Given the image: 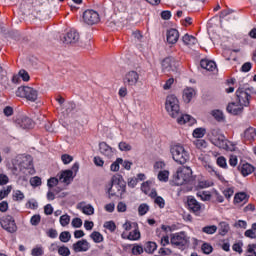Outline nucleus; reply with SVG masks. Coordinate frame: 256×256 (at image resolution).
Masks as SVG:
<instances>
[{
  "label": "nucleus",
  "instance_id": "3c124183",
  "mask_svg": "<svg viewBox=\"0 0 256 256\" xmlns=\"http://www.w3.org/2000/svg\"><path fill=\"white\" fill-rule=\"evenodd\" d=\"M41 183V177L39 176H35L30 179V185H32V187H40Z\"/></svg>",
  "mask_w": 256,
  "mask_h": 256
},
{
  "label": "nucleus",
  "instance_id": "dca6fc26",
  "mask_svg": "<svg viewBox=\"0 0 256 256\" xmlns=\"http://www.w3.org/2000/svg\"><path fill=\"white\" fill-rule=\"evenodd\" d=\"M99 151L101 155H104V157H107L108 159H111V157L115 155V149L109 146L106 142L99 143Z\"/></svg>",
  "mask_w": 256,
  "mask_h": 256
},
{
  "label": "nucleus",
  "instance_id": "69168bd1",
  "mask_svg": "<svg viewBox=\"0 0 256 256\" xmlns=\"http://www.w3.org/2000/svg\"><path fill=\"white\" fill-rule=\"evenodd\" d=\"M77 105L74 104V102H68L66 105V113H73L75 111Z\"/></svg>",
  "mask_w": 256,
  "mask_h": 256
},
{
  "label": "nucleus",
  "instance_id": "6e6552de",
  "mask_svg": "<svg viewBox=\"0 0 256 256\" xmlns=\"http://www.w3.org/2000/svg\"><path fill=\"white\" fill-rule=\"evenodd\" d=\"M0 225L2 229L7 231V233H16L17 224L15 223V218L11 215L3 216L0 219Z\"/></svg>",
  "mask_w": 256,
  "mask_h": 256
},
{
  "label": "nucleus",
  "instance_id": "e433bc0d",
  "mask_svg": "<svg viewBox=\"0 0 256 256\" xmlns=\"http://www.w3.org/2000/svg\"><path fill=\"white\" fill-rule=\"evenodd\" d=\"M69 223H71V216L64 214L62 216H60V225L62 227H67V225H69Z\"/></svg>",
  "mask_w": 256,
  "mask_h": 256
},
{
  "label": "nucleus",
  "instance_id": "09e8293b",
  "mask_svg": "<svg viewBox=\"0 0 256 256\" xmlns=\"http://www.w3.org/2000/svg\"><path fill=\"white\" fill-rule=\"evenodd\" d=\"M118 148H119L121 151H125V152L131 151V150L133 149V147H132L130 144H128L127 142H120V143L118 144Z\"/></svg>",
  "mask_w": 256,
  "mask_h": 256
},
{
  "label": "nucleus",
  "instance_id": "58836bf2",
  "mask_svg": "<svg viewBox=\"0 0 256 256\" xmlns=\"http://www.w3.org/2000/svg\"><path fill=\"white\" fill-rule=\"evenodd\" d=\"M82 213L84 215H93L95 213V208H93V205L88 204L82 207Z\"/></svg>",
  "mask_w": 256,
  "mask_h": 256
},
{
  "label": "nucleus",
  "instance_id": "f03ea898",
  "mask_svg": "<svg viewBox=\"0 0 256 256\" xmlns=\"http://www.w3.org/2000/svg\"><path fill=\"white\" fill-rule=\"evenodd\" d=\"M127 189V182L123 179V176H113L107 187L108 198L120 197L123 199V193Z\"/></svg>",
  "mask_w": 256,
  "mask_h": 256
},
{
  "label": "nucleus",
  "instance_id": "de8ad7c7",
  "mask_svg": "<svg viewBox=\"0 0 256 256\" xmlns=\"http://www.w3.org/2000/svg\"><path fill=\"white\" fill-rule=\"evenodd\" d=\"M30 223L31 225H33L34 227H37V225H39L41 223V215L39 214H35L31 217L30 219Z\"/></svg>",
  "mask_w": 256,
  "mask_h": 256
},
{
  "label": "nucleus",
  "instance_id": "393cba45",
  "mask_svg": "<svg viewBox=\"0 0 256 256\" xmlns=\"http://www.w3.org/2000/svg\"><path fill=\"white\" fill-rule=\"evenodd\" d=\"M20 167L22 169H33V158L30 155L26 156L20 163Z\"/></svg>",
  "mask_w": 256,
  "mask_h": 256
},
{
  "label": "nucleus",
  "instance_id": "4c0bfd02",
  "mask_svg": "<svg viewBox=\"0 0 256 256\" xmlns=\"http://www.w3.org/2000/svg\"><path fill=\"white\" fill-rule=\"evenodd\" d=\"M158 179L163 183H167V181H169V171L167 170L160 171L158 173Z\"/></svg>",
  "mask_w": 256,
  "mask_h": 256
},
{
  "label": "nucleus",
  "instance_id": "5fc2aeb1",
  "mask_svg": "<svg viewBox=\"0 0 256 256\" xmlns=\"http://www.w3.org/2000/svg\"><path fill=\"white\" fill-rule=\"evenodd\" d=\"M59 184V179L52 177L49 178L47 181V186L49 187V189H53V187L57 186Z\"/></svg>",
  "mask_w": 256,
  "mask_h": 256
},
{
  "label": "nucleus",
  "instance_id": "5701e85b",
  "mask_svg": "<svg viewBox=\"0 0 256 256\" xmlns=\"http://www.w3.org/2000/svg\"><path fill=\"white\" fill-rule=\"evenodd\" d=\"M195 96V89L193 88H186L183 91V101L185 103H191V99Z\"/></svg>",
  "mask_w": 256,
  "mask_h": 256
},
{
  "label": "nucleus",
  "instance_id": "aec40b11",
  "mask_svg": "<svg viewBox=\"0 0 256 256\" xmlns=\"http://www.w3.org/2000/svg\"><path fill=\"white\" fill-rule=\"evenodd\" d=\"M59 181L61 183H66V185H69L71 181H73V170H64L59 175Z\"/></svg>",
  "mask_w": 256,
  "mask_h": 256
},
{
  "label": "nucleus",
  "instance_id": "412c9836",
  "mask_svg": "<svg viewBox=\"0 0 256 256\" xmlns=\"http://www.w3.org/2000/svg\"><path fill=\"white\" fill-rule=\"evenodd\" d=\"M134 230L130 232L127 236L129 241H139L141 239V232L139 231V224L137 222H133Z\"/></svg>",
  "mask_w": 256,
  "mask_h": 256
},
{
  "label": "nucleus",
  "instance_id": "864d4df0",
  "mask_svg": "<svg viewBox=\"0 0 256 256\" xmlns=\"http://www.w3.org/2000/svg\"><path fill=\"white\" fill-rule=\"evenodd\" d=\"M61 161L64 165H69V163H71L73 161V156H71L69 154H63L61 156Z\"/></svg>",
  "mask_w": 256,
  "mask_h": 256
},
{
  "label": "nucleus",
  "instance_id": "cd10ccee",
  "mask_svg": "<svg viewBox=\"0 0 256 256\" xmlns=\"http://www.w3.org/2000/svg\"><path fill=\"white\" fill-rule=\"evenodd\" d=\"M219 235H221L222 237H225L226 234L229 233V223L227 222H220L219 223Z\"/></svg>",
  "mask_w": 256,
  "mask_h": 256
},
{
  "label": "nucleus",
  "instance_id": "39448f33",
  "mask_svg": "<svg viewBox=\"0 0 256 256\" xmlns=\"http://www.w3.org/2000/svg\"><path fill=\"white\" fill-rule=\"evenodd\" d=\"M170 153L172 155V159L178 163V165H185L187 161H189V152L185 150L183 145H174L170 149Z\"/></svg>",
  "mask_w": 256,
  "mask_h": 256
},
{
  "label": "nucleus",
  "instance_id": "37998d69",
  "mask_svg": "<svg viewBox=\"0 0 256 256\" xmlns=\"http://www.w3.org/2000/svg\"><path fill=\"white\" fill-rule=\"evenodd\" d=\"M105 229H108L111 233L115 232V229H117V225L114 221H107L104 223Z\"/></svg>",
  "mask_w": 256,
  "mask_h": 256
},
{
  "label": "nucleus",
  "instance_id": "a211bd4d",
  "mask_svg": "<svg viewBox=\"0 0 256 256\" xmlns=\"http://www.w3.org/2000/svg\"><path fill=\"white\" fill-rule=\"evenodd\" d=\"M245 109L244 106H241L239 103H229L226 107V111L230 113V115H241L243 113V110Z\"/></svg>",
  "mask_w": 256,
  "mask_h": 256
},
{
  "label": "nucleus",
  "instance_id": "680f3d73",
  "mask_svg": "<svg viewBox=\"0 0 256 256\" xmlns=\"http://www.w3.org/2000/svg\"><path fill=\"white\" fill-rule=\"evenodd\" d=\"M233 251L236 253H243V243H234L232 246Z\"/></svg>",
  "mask_w": 256,
  "mask_h": 256
},
{
  "label": "nucleus",
  "instance_id": "20e7f679",
  "mask_svg": "<svg viewBox=\"0 0 256 256\" xmlns=\"http://www.w3.org/2000/svg\"><path fill=\"white\" fill-rule=\"evenodd\" d=\"M191 238L187 235V232L181 231L171 234L170 243L174 247H178L182 251L187 249L191 243Z\"/></svg>",
  "mask_w": 256,
  "mask_h": 256
},
{
  "label": "nucleus",
  "instance_id": "473e14b6",
  "mask_svg": "<svg viewBox=\"0 0 256 256\" xmlns=\"http://www.w3.org/2000/svg\"><path fill=\"white\" fill-rule=\"evenodd\" d=\"M201 251L204 253V255H211V253H213V246L205 242L201 246Z\"/></svg>",
  "mask_w": 256,
  "mask_h": 256
},
{
  "label": "nucleus",
  "instance_id": "f257e3e1",
  "mask_svg": "<svg viewBox=\"0 0 256 256\" xmlns=\"http://www.w3.org/2000/svg\"><path fill=\"white\" fill-rule=\"evenodd\" d=\"M165 109L170 117L177 119V123L179 125H185V123L193 125V123H195V118H193L191 115L181 113L179 99L173 94H170L166 97Z\"/></svg>",
  "mask_w": 256,
  "mask_h": 256
},
{
  "label": "nucleus",
  "instance_id": "e2e57ef3",
  "mask_svg": "<svg viewBox=\"0 0 256 256\" xmlns=\"http://www.w3.org/2000/svg\"><path fill=\"white\" fill-rule=\"evenodd\" d=\"M144 249H143V246L141 245H135L133 248H132V253L134 255H141L143 253Z\"/></svg>",
  "mask_w": 256,
  "mask_h": 256
},
{
  "label": "nucleus",
  "instance_id": "4d7b16f0",
  "mask_svg": "<svg viewBox=\"0 0 256 256\" xmlns=\"http://www.w3.org/2000/svg\"><path fill=\"white\" fill-rule=\"evenodd\" d=\"M47 237H49L50 239H57V236L59 235V233H57L56 229L50 228L47 232H46Z\"/></svg>",
  "mask_w": 256,
  "mask_h": 256
},
{
  "label": "nucleus",
  "instance_id": "f8f14e48",
  "mask_svg": "<svg viewBox=\"0 0 256 256\" xmlns=\"http://www.w3.org/2000/svg\"><path fill=\"white\" fill-rule=\"evenodd\" d=\"M74 253H86L91 249V244L86 239L78 240L72 245Z\"/></svg>",
  "mask_w": 256,
  "mask_h": 256
},
{
  "label": "nucleus",
  "instance_id": "7ed1b4c3",
  "mask_svg": "<svg viewBox=\"0 0 256 256\" xmlns=\"http://www.w3.org/2000/svg\"><path fill=\"white\" fill-rule=\"evenodd\" d=\"M209 141L218 149H224L225 151H231L229 148V140L225 137L219 128L212 129L209 134Z\"/></svg>",
  "mask_w": 256,
  "mask_h": 256
},
{
  "label": "nucleus",
  "instance_id": "1a4fd4ad",
  "mask_svg": "<svg viewBox=\"0 0 256 256\" xmlns=\"http://www.w3.org/2000/svg\"><path fill=\"white\" fill-rule=\"evenodd\" d=\"M251 101V94L246 92L245 88L239 87L236 90V103L242 107H249Z\"/></svg>",
  "mask_w": 256,
  "mask_h": 256
},
{
  "label": "nucleus",
  "instance_id": "2eb2a0df",
  "mask_svg": "<svg viewBox=\"0 0 256 256\" xmlns=\"http://www.w3.org/2000/svg\"><path fill=\"white\" fill-rule=\"evenodd\" d=\"M79 41V32L76 30H70L63 36V43L67 45H73Z\"/></svg>",
  "mask_w": 256,
  "mask_h": 256
},
{
  "label": "nucleus",
  "instance_id": "79ce46f5",
  "mask_svg": "<svg viewBox=\"0 0 256 256\" xmlns=\"http://www.w3.org/2000/svg\"><path fill=\"white\" fill-rule=\"evenodd\" d=\"M18 75L19 77L23 80V81H30L31 79V76H29V72H27V70L25 69H21L19 72H18Z\"/></svg>",
  "mask_w": 256,
  "mask_h": 256
},
{
  "label": "nucleus",
  "instance_id": "338daca9",
  "mask_svg": "<svg viewBox=\"0 0 256 256\" xmlns=\"http://www.w3.org/2000/svg\"><path fill=\"white\" fill-rule=\"evenodd\" d=\"M43 253H44L43 248L37 247V248L32 249L31 255L32 256H41V255H43Z\"/></svg>",
  "mask_w": 256,
  "mask_h": 256
},
{
  "label": "nucleus",
  "instance_id": "f704fd0d",
  "mask_svg": "<svg viewBox=\"0 0 256 256\" xmlns=\"http://www.w3.org/2000/svg\"><path fill=\"white\" fill-rule=\"evenodd\" d=\"M58 255L69 256V255H71V250L69 249V247L62 245L58 248Z\"/></svg>",
  "mask_w": 256,
  "mask_h": 256
},
{
  "label": "nucleus",
  "instance_id": "f3484780",
  "mask_svg": "<svg viewBox=\"0 0 256 256\" xmlns=\"http://www.w3.org/2000/svg\"><path fill=\"white\" fill-rule=\"evenodd\" d=\"M166 41L169 45H175L179 41V31L175 28H170L166 32Z\"/></svg>",
  "mask_w": 256,
  "mask_h": 256
},
{
  "label": "nucleus",
  "instance_id": "6ab92c4d",
  "mask_svg": "<svg viewBox=\"0 0 256 256\" xmlns=\"http://www.w3.org/2000/svg\"><path fill=\"white\" fill-rule=\"evenodd\" d=\"M137 81H139V74L136 71H130L125 75L124 83L127 85H137Z\"/></svg>",
  "mask_w": 256,
  "mask_h": 256
},
{
  "label": "nucleus",
  "instance_id": "7c9ffc66",
  "mask_svg": "<svg viewBox=\"0 0 256 256\" xmlns=\"http://www.w3.org/2000/svg\"><path fill=\"white\" fill-rule=\"evenodd\" d=\"M59 239L61 243H69L71 241V232L69 231H63L59 235Z\"/></svg>",
  "mask_w": 256,
  "mask_h": 256
},
{
  "label": "nucleus",
  "instance_id": "a878e982",
  "mask_svg": "<svg viewBox=\"0 0 256 256\" xmlns=\"http://www.w3.org/2000/svg\"><path fill=\"white\" fill-rule=\"evenodd\" d=\"M243 137L247 141H251V140L255 139V137H256V130H255V128L249 127L248 129H246L244 131Z\"/></svg>",
  "mask_w": 256,
  "mask_h": 256
},
{
  "label": "nucleus",
  "instance_id": "c756f323",
  "mask_svg": "<svg viewBox=\"0 0 256 256\" xmlns=\"http://www.w3.org/2000/svg\"><path fill=\"white\" fill-rule=\"evenodd\" d=\"M90 238L94 243H103V234L97 231H94L90 234Z\"/></svg>",
  "mask_w": 256,
  "mask_h": 256
},
{
  "label": "nucleus",
  "instance_id": "2f4dec72",
  "mask_svg": "<svg viewBox=\"0 0 256 256\" xmlns=\"http://www.w3.org/2000/svg\"><path fill=\"white\" fill-rule=\"evenodd\" d=\"M205 133H207V130L205 128H196L193 131V137L196 139H201L205 137Z\"/></svg>",
  "mask_w": 256,
  "mask_h": 256
},
{
  "label": "nucleus",
  "instance_id": "8fccbe9b",
  "mask_svg": "<svg viewBox=\"0 0 256 256\" xmlns=\"http://www.w3.org/2000/svg\"><path fill=\"white\" fill-rule=\"evenodd\" d=\"M154 203L159 206L160 209H165V199L161 196H156Z\"/></svg>",
  "mask_w": 256,
  "mask_h": 256
},
{
  "label": "nucleus",
  "instance_id": "72a5a7b5",
  "mask_svg": "<svg viewBox=\"0 0 256 256\" xmlns=\"http://www.w3.org/2000/svg\"><path fill=\"white\" fill-rule=\"evenodd\" d=\"M121 163H123V158H117L116 161L111 164L110 170L113 172L119 171Z\"/></svg>",
  "mask_w": 256,
  "mask_h": 256
},
{
  "label": "nucleus",
  "instance_id": "0e129e2a",
  "mask_svg": "<svg viewBox=\"0 0 256 256\" xmlns=\"http://www.w3.org/2000/svg\"><path fill=\"white\" fill-rule=\"evenodd\" d=\"M244 235H245V237H248L249 239H256V232L252 228L246 230Z\"/></svg>",
  "mask_w": 256,
  "mask_h": 256
},
{
  "label": "nucleus",
  "instance_id": "bb28decb",
  "mask_svg": "<svg viewBox=\"0 0 256 256\" xmlns=\"http://www.w3.org/2000/svg\"><path fill=\"white\" fill-rule=\"evenodd\" d=\"M247 203L249 201V196L245 192H239L234 196V203Z\"/></svg>",
  "mask_w": 256,
  "mask_h": 256
},
{
  "label": "nucleus",
  "instance_id": "4468645a",
  "mask_svg": "<svg viewBox=\"0 0 256 256\" xmlns=\"http://www.w3.org/2000/svg\"><path fill=\"white\" fill-rule=\"evenodd\" d=\"M162 71L164 72H175L177 71V63L175 62V58L167 57L162 61Z\"/></svg>",
  "mask_w": 256,
  "mask_h": 256
},
{
  "label": "nucleus",
  "instance_id": "0eeeda50",
  "mask_svg": "<svg viewBox=\"0 0 256 256\" xmlns=\"http://www.w3.org/2000/svg\"><path fill=\"white\" fill-rule=\"evenodd\" d=\"M191 181V172L189 170H177L176 174L173 177V183L180 187Z\"/></svg>",
  "mask_w": 256,
  "mask_h": 256
},
{
  "label": "nucleus",
  "instance_id": "052dcab7",
  "mask_svg": "<svg viewBox=\"0 0 256 256\" xmlns=\"http://www.w3.org/2000/svg\"><path fill=\"white\" fill-rule=\"evenodd\" d=\"M252 67H253V64H251V62H245L241 67V71L242 73H249Z\"/></svg>",
  "mask_w": 256,
  "mask_h": 256
},
{
  "label": "nucleus",
  "instance_id": "6e6d98bb",
  "mask_svg": "<svg viewBox=\"0 0 256 256\" xmlns=\"http://www.w3.org/2000/svg\"><path fill=\"white\" fill-rule=\"evenodd\" d=\"M14 201H23L25 199V194L21 192V190H16L13 195Z\"/></svg>",
  "mask_w": 256,
  "mask_h": 256
},
{
  "label": "nucleus",
  "instance_id": "9d476101",
  "mask_svg": "<svg viewBox=\"0 0 256 256\" xmlns=\"http://www.w3.org/2000/svg\"><path fill=\"white\" fill-rule=\"evenodd\" d=\"M82 19L86 25H97L99 21H101V18L99 17V12L93 10V9H88L83 12Z\"/></svg>",
  "mask_w": 256,
  "mask_h": 256
},
{
  "label": "nucleus",
  "instance_id": "ddd939ff",
  "mask_svg": "<svg viewBox=\"0 0 256 256\" xmlns=\"http://www.w3.org/2000/svg\"><path fill=\"white\" fill-rule=\"evenodd\" d=\"M187 205L188 209L191 213H195L196 215L201 214V203L195 199L193 196L187 197Z\"/></svg>",
  "mask_w": 256,
  "mask_h": 256
},
{
  "label": "nucleus",
  "instance_id": "b1692460",
  "mask_svg": "<svg viewBox=\"0 0 256 256\" xmlns=\"http://www.w3.org/2000/svg\"><path fill=\"white\" fill-rule=\"evenodd\" d=\"M182 41L184 45H188V47H193V45H197V38L189 34H185L182 37Z\"/></svg>",
  "mask_w": 256,
  "mask_h": 256
},
{
  "label": "nucleus",
  "instance_id": "9b49d317",
  "mask_svg": "<svg viewBox=\"0 0 256 256\" xmlns=\"http://www.w3.org/2000/svg\"><path fill=\"white\" fill-rule=\"evenodd\" d=\"M14 123L16 127H20V129H33L35 126L33 120L26 115L16 116Z\"/></svg>",
  "mask_w": 256,
  "mask_h": 256
},
{
  "label": "nucleus",
  "instance_id": "774afa93",
  "mask_svg": "<svg viewBox=\"0 0 256 256\" xmlns=\"http://www.w3.org/2000/svg\"><path fill=\"white\" fill-rule=\"evenodd\" d=\"M7 183H9V176L6 174H0V185H7Z\"/></svg>",
  "mask_w": 256,
  "mask_h": 256
},
{
  "label": "nucleus",
  "instance_id": "a18cd8bd",
  "mask_svg": "<svg viewBox=\"0 0 256 256\" xmlns=\"http://www.w3.org/2000/svg\"><path fill=\"white\" fill-rule=\"evenodd\" d=\"M216 163L218 167H221L222 169H227V159H225L224 156L218 157Z\"/></svg>",
  "mask_w": 256,
  "mask_h": 256
},
{
  "label": "nucleus",
  "instance_id": "49530a36",
  "mask_svg": "<svg viewBox=\"0 0 256 256\" xmlns=\"http://www.w3.org/2000/svg\"><path fill=\"white\" fill-rule=\"evenodd\" d=\"M149 211V205L147 204H141L138 207V213L141 217H143V215H147V212Z\"/></svg>",
  "mask_w": 256,
  "mask_h": 256
},
{
  "label": "nucleus",
  "instance_id": "c85d7f7f",
  "mask_svg": "<svg viewBox=\"0 0 256 256\" xmlns=\"http://www.w3.org/2000/svg\"><path fill=\"white\" fill-rule=\"evenodd\" d=\"M144 251L150 254L155 253V251H157V243L151 241L147 242L145 244Z\"/></svg>",
  "mask_w": 256,
  "mask_h": 256
},
{
  "label": "nucleus",
  "instance_id": "c03bdc74",
  "mask_svg": "<svg viewBox=\"0 0 256 256\" xmlns=\"http://www.w3.org/2000/svg\"><path fill=\"white\" fill-rule=\"evenodd\" d=\"M212 116L214 117V119H216V121H223L225 119L221 110H213Z\"/></svg>",
  "mask_w": 256,
  "mask_h": 256
},
{
  "label": "nucleus",
  "instance_id": "c9c22d12",
  "mask_svg": "<svg viewBox=\"0 0 256 256\" xmlns=\"http://www.w3.org/2000/svg\"><path fill=\"white\" fill-rule=\"evenodd\" d=\"M202 231L207 235H214V233H217V227L215 225L205 226L202 228Z\"/></svg>",
  "mask_w": 256,
  "mask_h": 256
},
{
  "label": "nucleus",
  "instance_id": "4be33fe9",
  "mask_svg": "<svg viewBox=\"0 0 256 256\" xmlns=\"http://www.w3.org/2000/svg\"><path fill=\"white\" fill-rule=\"evenodd\" d=\"M200 67L206 69V71H215V69H217V64L213 60L202 59L200 61Z\"/></svg>",
  "mask_w": 256,
  "mask_h": 256
},
{
  "label": "nucleus",
  "instance_id": "ea45409f",
  "mask_svg": "<svg viewBox=\"0 0 256 256\" xmlns=\"http://www.w3.org/2000/svg\"><path fill=\"white\" fill-rule=\"evenodd\" d=\"M12 189H13L12 186H7L6 189L0 190V201H3V199H5V197H8L9 193H11Z\"/></svg>",
  "mask_w": 256,
  "mask_h": 256
},
{
  "label": "nucleus",
  "instance_id": "a19ab883",
  "mask_svg": "<svg viewBox=\"0 0 256 256\" xmlns=\"http://www.w3.org/2000/svg\"><path fill=\"white\" fill-rule=\"evenodd\" d=\"M246 256H256V244H249L247 246Z\"/></svg>",
  "mask_w": 256,
  "mask_h": 256
},
{
  "label": "nucleus",
  "instance_id": "bf43d9fd",
  "mask_svg": "<svg viewBox=\"0 0 256 256\" xmlns=\"http://www.w3.org/2000/svg\"><path fill=\"white\" fill-rule=\"evenodd\" d=\"M195 145L198 149H205L207 148V141L203 139L196 140Z\"/></svg>",
  "mask_w": 256,
  "mask_h": 256
},
{
  "label": "nucleus",
  "instance_id": "603ef678",
  "mask_svg": "<svg viewBox=\"0 0 256 256\" xmlns=\"http://www.w3.org/2000/svg\"><path fill=\"white\" fill-rule=\"evenodd\" d=\"M71 225L75 229H80V227H83V220H81V218H74L71 222Z\"/></svg>",
  "mask_w": 256,
  "mask_h": 256
},
{
  "label": "nucleus",
  "instance_id": "423d86ee",
  "mask_svg": "<svg viewBox=\"0 0 256 256\" xmlns=\"http://www.w3.org/2000/svg\"><path fill=\"white\" fill-rule=\"evenodd\" d=\"M16 96L24 97L25 99H27V101L35 103V100L37 99V97H39V92L35 90L33 87L20 86L16 90Z\"/></svg>",
  "mask_w": 256,
  "mask_h": 256
},
{
  "label": "nucleus",
  "instance_id": "13d9d810",
  "mask_svg": "<svg viewBox=\"0 0 256 256\" xmlns=\"http://www.w3.org/2000/svg\"><path fill=\"white\" fill-rule=\"evenodd\" d=\"M234 227L237 229H247V221L244 220H238L235 222Z\"/></svg>",
  "mask_w": 256,
  "mask_h": 256
}]
</instances>
